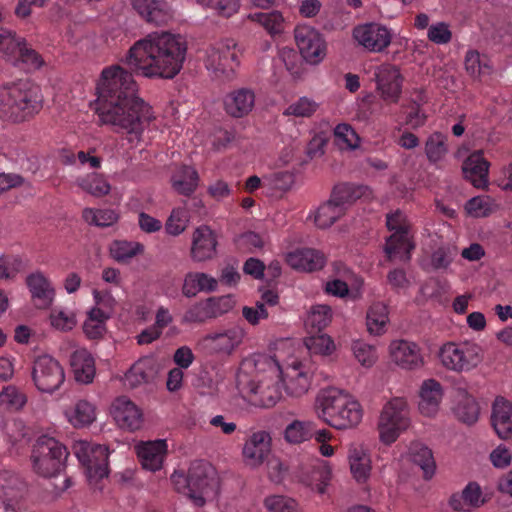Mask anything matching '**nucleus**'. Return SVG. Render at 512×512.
<instances>
[{
    "instance_id": "1",
    "label": "nucleus",
    "mask_w": 512,
    "mask_h": 512,
    "mask_svg": "<svg viewBox=\"0 0 512 512\" xmlns=\"http://www.w3.org/2000/svg\"><path fill=\"white\" fill-rule=\"evenodd\" d=\"M136 91V82L128 70L112 66L102 71L95 112L102 124L113 125L117 132L126 133L130 142L141 140L145 123L153 118L151 107Z\"/></svg>"
},
{
    "instance_id": "2",
    "label": "nucleus",
    "mask_w": 512,
    "mask_h": 512,
    "mask_svg": "<svg viewBox=\"0 0 512 512\" xmlns=\"http://www.w3.org/2000/svg\"><path fill=\"white\" fill-rule=\"evenodd\" d=\"M186 51L182 36L153 32L133 44L124 63L131 74L173 79L183 67Z\"/></svg>"
},
{
    "instance_id": "3",
    "label": "nucleus",
    "mask_w": 512,
    "mask_h": 512,
    "mask_svg": "<svg viewBox=\"0 0 512 512\" xmlns=\"http://www.w3.org/2000/svg\"><path fill=\"white\" fill-rule=\"evenodd\" d=\"M281 373L283 366L277 355L254 354L241 361L236 386L250 404L269 408L282 396Z\"/></svg>"
},
{
    "instance_id": "4",
    "label": "nucleus",
    "mask_w": 512,
    "mask_h": 512,
    "mask_svg": "<svg viewBox=\"0 0 512 512\" xmlns=\"http://www.w3.org/2000/svg\"><path fill=\"white\" fill-rule=\"evenodd\" d=\"M43 107L40 87L29 80H20L7 88L0 102V118L22 123L34 117Z\"/></svg>"
},
{
    "instance_id": "5",
    "label": "nucleus",
    "mask_w": 512,
    "mask_h": 512,
    "mask_svg": "<svg viewBox=\"0 0 512 512\" xmlns=\"http://www.w3.org/2000/svg\"><path fill=\"white\" fill-rule=\"evenodd\" d=\"M67 456L66 447L55 438L40 436L32 451L34 469L43 477L56 476L63 469Z\"/></svg>"
},
{
    "instance_id": "6",
    "label": "nucleus",
    "mask_w": 512,
    "mask_h": 512,
    "mask_svg": "<svg viewBox=\"0 0 512 512\" xmlns=\"http://www.w3.org/2000/svg\"><path fill=\"white\" fill-rule=\"evenodd\" d=\"M439 358L445 368L455 372H467L482 361V348L475 342H448L440 348Z\"/></svg>"
},
{
    "instance_id": "7",
    "label": "nucleus",
    "mask_w": 512,
    "mask_h": 512,
    "mask_svg": "<svg viewBox=\"0 0 512 512\" xmlns=\"http://www.w3.org/2000/svg\"><path fill=\"white\" fill-rule=\"evenodd\" d=\"M187 485V495L197 506H203L206 498L212 497L217 488V479L214 468L203 460L191 463L187 478H183Z\"/></svg>"
},
{
    "instance_id": "8",
    "label": "nucleus",
    "mask_w": 512,
    "mask_h": 512,
    "mask_svg": "<svg viewBox=\"0 0 512 512\" xmlns=\"http://www.w3.org/2000/svg\"><path fill=\"white\" fill-rule=\"evenodd\" d=\"M410 425L409 410L403 398H394L383 408L378 429L380 439L385 444L396 441L400 433Z\"/></svg>"
},
{
    "instance_id": "9",
    "label": "nucleus",
    "mask_w": 512,
    "mask_h": 512,
    "mask_svg": "<svg viewBox=\"0 0 512 512\" xmlns=\"http://www.w3.org/2000/svg\"><path fill=\"white\" fill-rule=\"evenodd\" d=\"M232 41L220 42L207 50L206 68L215 78L230 80L238 66V56Z\"/></svg>"
},
{
    "instance_id": "10",
    "label": "nucleus",
    "mask_w": 512,
    "mask_h": 512,
    "mask_svg": "<svg viewBox=\"0 0 512 512\" xmlns=\"http://www.w3.org/2000/svg\"><path fill=\"white\" fill-rule=\"evenodd\" d=\"M32 380L39 391L53 393L64 383V369L53 357L39 356L33 363Z\"/></svg>"
},
{
    "instance_id": "11",
    "label": "nucleus",
    "mask_w": 512,
    "mask_h": 512,
    "mask_svg": "<svg viewBox=\"0 0 512 512\" xmlns=\"http://www.w3.org/2000/svg\"><path fill=\"white\" fill-rule=\"evenodd\" d=\"M79 462L86 467L91 477L104 478L108 476V456L106 446L80 441L73 447Z\"/></svg>"
},
{
    "instance_id": "12",
    "label": "nucleus",
    "mask_w": 512,
    "mask_h": 512,
    "mask_svg": "<svg viewBox=\"0 0 512 512\" xmlns=\"http://www.w3.org/2000/svg\"><path fill=\"white\" fill-rule=\"evenodd\" d=\"M348 393L335 387L321 389L316 397L315 409L318 417L328 425L345 423L339 409L347 408Z\"/></svg>"
},
{
    "instance_id": "13",
    "label": "nucleus",
    "mask_w": 512,
    "mask_h": 512,
    "mask_svg": "<svg viewBox=\"0 0 512 512\" xmlns=\"http://www.w3.org/2000/svg\"><path fill=\"white\" fill-rule=\"evenodd\" d=\"M376 91L386 103H397L402 93L403 77L397 66L385 63L375 68Z\"/></svg>"
},
{
    "instance_id": "14",
    "label": "nucleus",
    "mask_w": 512,
    "mask_h": 512,
    "mask_svg": "<svg viewBox=\"0 0 512 512\" xmlns=\"http://www.w3.org/2000/svg\"><path fill=\"white\" fill-rule=\"evenodd\" d=\"M295 40L302 57L311 64L319 63L326 55V44L321 34L310 26L295 29Z\"/></svg>"
},
{
    "instance_id": "15",
    "label": "nucleus",
    "mask_w": 512,
    "mask_h": 512,
    "mask_svg": "<svg viewBox=\"0 0 512 512\" xmlns=\"http://www.w3.org/2000/svg\"><path fill=\"white\" fill-rule=\"evenodd\" d=\"M244 330L232 326L224 330L209 333L203 338V345L212 353L230 355L242 342Z\"/></svg>"
},
{
    "instance_id": "16",
    "label": "nucleus",
    "mask_w": 512,
    "mask_h": 512,
    "mask_svg": "<svg viewBox=\"0 0 512 512\" xmlns=\"http://www.w3.org/2000/svg\"><path fill=\"white\" fill-rule=\"evenodd\" d=\"M283 373L280 374L285 390L292 397H301L310 387V379L303 370V363L296 358H291L284 363Z\"/></svg>"
},
{
    "instance_id": "17",
    "label": "nucleus",
    "mask_w": 512,
    "mask_h": 512,
    "mask_svg": "<svg viewBox=\"0 0 512 512\" xmlns=\"http://www.w3.org/2000/svg\"><path fill=\"white\" fill-rule=\"evenodd\" d=\"M354 38L359 44L374 52H381L391 43V34L384 26L369 23L354 28Z\"/></svg>"
},
{
    "instance_id": "18",
    "label": "nucleus",
    "mask_w": 512,
    "mask_h": 512,
    "mask_svg": "<svg viewBox=\"0 0 512 512\" xmlns=\"http://www.w3.org/2000/svg\"><path fill=\"white\" fill-rule=\"evenodd\" d=\"M133 9L147 23L161 26L172 19V10L164 0H130Z\"/></svg>"
},
{
    "instance_id": "19",
    "label": "nucleus",
    "mask_w": 512,
    "mask_h": 512,
    "mask_svg": "<svg viewBox=\"0 0 512 512\" xmlns=\"http://www.w3.org/2000/svg\"><path fill=\"white\" fill-rule=\"evenodd\" d=\"M271 451V437L265 431L253 433L245 442L243 457L247 465L257 467L268 457Z\"/></svg>"
},
{
    "instance_id": "20",
    "label": "nucleus",
    "mask_w": 512,
    "mask_h": 512,
    "mask_svg": "<svg viewBox=\"0 0 512 512\" xmlns=\"http://www.w3.org/2000/svg\"><path fill=\"white\" fill-rule=\"evenodd\" d=\"M392 360L401 368L413 370L423 365L419 346L407 340H395L390 344Z\"/></svg>"
},
{
    "instance_id": "21",
    "label": "nucleus",
    "mask_w": 512,
    "mask_h": 512,
    "mask_svg": "<svg viewBox=\"0 0 512 512\" xmlns=\"http://www.w3.org/2000/svg\"><path fill=\"white\" fill-rule=\"evenodd\" d=\"M26 284L31 293L32 302L36 308L48 309L52 305L55 290L49 279L41 272L30 274L26 278Z\"/></svg>"
},
{
    "instance_id": "22",
    "label": "nucleus",
    "mask_w": 512,
    "mask_h": 512,
    "mask_svg": "<svg viewBox=\"0 0 512 512\" xmlns=\"http://www.w3.org/2000/svg\"><path fill=\"white\" fill-rule=\"evenodd\" d=\"M113 417L119 427L130 431L139 429L142 424L141 411L126 397H120L114 402Z\"/></svg>"
},
{
    "instance_id": "23",
    "label": "nucleus",
    "mask_w": 512,
    "mask_h": 512,
    "mask_svg": "<svg viewBox=\"0 0 512 512\" xmlns=\"http://www.w3.org/2000/svg\"><path fill=\"white\" fill-rule=\"evenodd\" d=\"M167 453L165 440H155L137 446V456L144 469L157 471L161 469Z\"/></svg>"
},
{
    "instance_id": "24",
    "label": "nucleus",
    "mask_w": 512,
    "mask_h": 512,
    "mask_svg": "<svg viewBox=\"0 0 512 512\" xmlns=\"http://www.w3.org/2000/svg\"><path fill=\"white\" fill-rule=\"evenodd\" d=\"M492 426L501 439L512 435V403L504 397H496L492 406Z\"/></svg>"
},
{
    "instance_id": "25",
    "label": "nucleus",
    "mask_w": 512,
    "mask_h": 512,
    "mask_svg": "<svg viewBox=\"0 0 512 512\" xmlns=\"http://www.w3.org/2000/svg\"><path fill=\"white\" fill-rule=\"evenodd\" d=\"M489 163L484 159L482 151L472 153L462 165L464 178L476 188H484L488 182Z\"/></svg>"
},
{
    "instance_id": "26",
    "label": "nucleus",
    "mask_w": 512,
    "mask_h": 512,
    "mask_svg": "<svg viewBox=\"0 0 512 512\" xmlns=\"http://www.w3.org/2000/svg\"><path fill=\"white\" fill-rule=\"evenodd\" d=\"M255 103L253 91L246 88L235 90L226 95L224 107L227 114L235 118H241L249 114Z\"/></svg>"
},
{
    "instance_id": "27",
    "label": "nucleus",
    "mask_w": 512,
    "mask_h": 512,
    "mask_svg": "<svg viewBox=\"0 0 512 512\" xmlns=\"http://www.w3.org/2000/svg\"><path fill=\"white\" fill-rule=\"evenodd\" d=\"M70 365L77 382L82 384L93 382L96 373L95 360L86 349L74 351L70 357Z\"/></svg>"
},
{
    "instance_id": "28",
    "label": "nucleus",
    "mask_w": 512,
    "mask_h": 512,
    "mask_svg": "<svg viewBox=\"0 0 512 512\" xmlns=\"http://www.w3.org/2000/svg\"><path fill=\"white\" fill-rule=\"evenodd\" d=\"M443 397L441 384L435 379L425 380L420 389L419 410L425 416H433L439 409Z\"/></svg>"
},
{
    "instance_id": "29",
    "label": "nucleus",
    "mask_w": 512,
    "mask_h": 512,
    "mask_svg": "<svg viewBox=\"0 0 512 512\" xmlns=\"http://www.w3.org/2000/svg\"><path fill=\"white\" fill-rule=\"evenodd\" d=\"M369 194L370 190L367 186L341 183L333 188L330 199L339 208H342L343 212L345 213L347 206L352 205L361 197L367 196Z\"/></svg>"
},
{
    "instance_id": "30",
    "label": "nucleus",
    "mask_w": 512,
    "mask_h": 512,
    "mask_svg": "<svg viewBox=\"0 0 512 512\" xmlns=\"http://www.w3.org/2000/svg\"><path fill=\"white\" fill-rule=\"evenodd\" d=\"M158 368L153 358L144 357L132 365L125 374L127 383L136 387L142 383L151 382L157 375Z\"/></svg>"
},
{
    "instance_id": "31",
    "label": "nucleus",
    "mask_w": 512,
    "mask_h": 512,
    "mask_svg": "<svg viewBox=\"0 0 512 512\" xmlns=\"http://www.w3.org/2000/svg\"><path fill=\"white\" fill-rule=\"evenodd\" d=\"M171 183L178 194L190 196L198 187V172L190 166L183 165L172 175Z\"/></svg>"
},
{
    "instance_id": "32",
    "label": "nucleus",
    "mask_w": 512,
    "mask_h": 512,
    "mask_svg": "<svg viewBox=\"0 0 512 512\" xmlns=\"http://www.w3.org/2000/svg\"><path fill=\"white\" fill-rule=\"evenodd\" d=\"M66 417L75 428L87 427L96 419L95 406L86 400H79L66 411Z\"/></svg>"
},
{
    "instance_id": "33",
    "label": "nucleus",
    "mask_w": 512,
    "mask_h": 512,
    "mask_svg": "<svg viewBox=\"0 0 512 512\" xmlns=\"http://www.w3.org/2000/svg\"><path fill=\"white\" fill-rule=\"evenodd\" d=\"M217 240L210 227L202 225L193 233L191 251L194 254L210 256L216 253Z\"/></svg>"
},
{
    "instance_id": "34",
    "label": "nucleus",
    "mask_w": 512,
    "mask_h": 512,
    "mask_svg": "<svg viewBox=\"0 0 512 512\" xmlns=\"http://www.w3.org/2000/svg\"><path fill=\"white\" fill-rule=\"evenodd\" d=\"M481 489L478 484L471 482L462 491L461 495L454 494L450 499V505L457 511H468L472 507H478L481 503Z\"/></svg>"
},
{
    "instance_id": "35",
    "label": "nucleus",
    "mask_w": 512,
    "mask_h": 512,
    "mask_svg": "<svg viewBox=\"0 0 512 512\" xmlns=\"http://www.w3.org/2000/svg\"><path fill=\"white\" fill-rule=\"evenodd\" d=\"M388 321V309L385 304L376 302L369 307L366 316V325L370 334H383L386 331Z\"/></svg>"
},
{
    "instance_id": "36",
    "label": "nucleus",
    "mask_w": 512,
    "mask_h": 512,
    "mask_svg": "<svg viewBox=\"0 0 512 512\" xmlns=\"http://www.w3.org/2000/svg\"><path fill=\"white\" fill-rule=\"evenodd\" d=\"M350 470L358 482H365L370 475L371 461L369 456L359 447L349 449Z\"/></svg>"
},
{
    "instance_id": "37",
    "label": "nucleus",
    "mask_w": 512,
    "mask_h": 512,
    "mask_svg": "<svg viewBox=\"0 0 512 512\" xmlns=\"http://www.w3.org/2000/svg\"><path fill=\"white\" fill-rule=\"evenodd\" d=\"M412 461L417 464L424 473L425 479H430L436 469L435 461L431 449L422 443H412L410 447Z\"/></svg>"
},
{
    "instance_id": "38",
    "label": "nucleus",
    "mask_w": 512,
    "mask_h": 512,
    "mask_svg": "<svg viewBox=\"0 0 512 512\" xmlns=\"http://www.w3.org/2000/svg\"><path fill=\"white\" fill-rule=\"evenodd\" d=\"M346 406L347 408H345V410L339 409L340 415L343 416L342 420H344L345 423H331V427L338 430H345L356 427L361 422L363 417L362 407L360 403L350 394L347 397Z\"/></svg>"
},
{
    "instance_id": "39",
    "label": "nucleus",
    "mask_w": 512,
    "mask_h": 512,
    "mask_svg": "<svg viewBox=\"0 0 512 512\" xmlns=\"http://www.w3.org/2000/svg\"><path fill=\"white\" fill-rule=\"evenodd\" d=\"M414 248L412 234H391L386 240L384 251L388 256H408Z\"/></svg>"
},
{
    "instance_id": "40",
    "label": "nucleus",
    "mask_w": 512,
    "mask_h": 512,
    "mask_svg": "<svg viewBox=\"0 0 512 512\" xmlns=\"http://www.w3.org/2000/svg\"><path fill=\"white\" fill-rule=\"evenodd\" d=\"M314 425L309 421L294 420L285 429V440L291 444H300L313 437Z\"/></svg>"
},
{
    "instance_id": "41",
    "label": "nucleus",
    "mask_w": 512,
    "mask_h": 512,
    "mask_svg": "<svg viewBox=\"0 0 512 512\" xmlns=\"http://www.w3.org/2000/svg\"><path fill=\"white\" fill-rule=\"evenodd\" d=\"M459 395H461L463 399L456 408V416L463 423L468 425L474 424L479 416V406L476 400L468 395L464 389H459Z\"/></svg>"
},
{
    "instance_id": "42",
    "label": "nucleus",
    "mask_w": 512,
    "mask_h": 512,
    "mask_svg": "<svg viewBox=\"0 0 512 512\" xmlns=\"http://www.w3.org/2000/svg\"><path fill=\"white\" fill-rule=\"evenodd\" d=\"M345 213L342 208H339L332 200L329 198L327 202L322 204L316 211L314 222L315 224L321 228L326 229L332 226L339 218H341Z\"/></svg>"
},
{
    "instance_id": "43",
    "label": "nucleus",
    "mask_w": 512,
    "mask_h": 512,
    "mask_svg": "<svg viewBox=\"0 0 512 512\" xmlns=\"http://www.w3.org/2000/svg\"><path fill=\"white\" fill-rule=\"evenodd\" d=\"M248 18L262 25L270 34H279L283 30L284 18L279 11L253 13Z\"/></svg>"
},
{
    "instance_id": "44",
    "label": "nucleus",
    "mask_w": 512,
    "mask_h": 512,
    "mask_svg": "<svg viewBox=\"0 0 512 512\" xmlns=\"http://www.w3.org/2000/svg\"><path fill=\"white\" fill-rule=\"evenodd\" d=\"M77 183L84 191L95 197L107 195L111 189L104 177L96 173L78 179Z\"/></svg>"
},
{
    "instance_id": "45",
    "label": "nucleus",
    "mask_w": 512,
    "mask_h": 512,
    "mask_svg": "<svg viewBox=\"0 0 512 512\" xmlns=\"http://www.w3.org/2000/svg\"><path fill=\"white\" fill-rule=\"evenodd\" d=\"M26 403V397L15 386H6L0 392V405L7 410L17 411Z\"/></svg>"
},
{
    "instance_id": "46",
    "label": "nucleus",
    "mask_w": 512,
    "mask_h": 512,
    "mask_svg": "<svg viewBox=\"0 0 512 512\" xmlns=\"http://www.w3.org/2000/svg\"><path fill=\"white\" fill-rule=\"evenodd\" d=\"M332 320V310L327 305H315L308 316L307 324L317 332L325 329Z\"/></svg>"
},
{
    "instance_id": "47",
    "label": "nucleus",
    "mask_w": 512,
    "mask_h": 512,
    "mask_svg": "<svg viewBox=\"0 0 512 512\" xmlns=\"http://www.w3.org/2000/svg\"><path fill=\"white\" fill-rule=\"evenodd\" d=\"M212 319L207 301H200L191 305L184 313L182 324H201Z\"/></svg>"
},
{
    "instance_id": "48",
    "label": "nucleus",
    "mask_w": 512,
    "mask_h": 512,
    "mask_svg": "<svg viewBox=\"0 0 512 512\" xmlns=\"http://www.w3.org/2000/svg\"><path fill=\"white\" fill-rule=\"evenodd\" d=\"M264 506L269 512H299L298 503L284 495L266 497Z\"/></svg>"
},
{
    "instance_id": "49",
    "label": "nucleus",
    "mask_w": 512,
    "mask_h": 512,
    "mask_svg": "<svg viewBox=\"0 0 512 512\" xmlns=\"http://www.w3.org/2000/svg\"><path fill=\"white\" fill-rule=\"evenodd\" d=\"M446 137L441 133L432 134L426 141L425 151L431 162H437L447 153Z\"/></svg>"
},
{
    "instance_id": "50",
    "label": "nucleus",
    "mask_w": 512,
    "mask_h": 512,
    "mask_svg": "<svg viewBox=\"0 0 512 512\" xmlns=\"http://www.w3.org/2000/svg\"><path fill=\"white\" fill-rule=\"evenodd\" d=\"M318 108V104L307 98L301 97L295 103L289 105L283 114L285 116H295V117H310L312 116Z\"/></svg>"
},
{
    "instance_id": "51",
    "label": "nucleus",
    "mask_w": 512,
    "mask_h": 512,
    "mask_svg": "<svg viewBox=\"0 0 512 512\" xmlns=\"http://www.w3.org/2000/svg\"><path fill=\"white\" fill-rule=\"evenodd\" d=\"M305 344L311 353L321 355H329L335 348L333 340L326 334L311 336L306 339Z\"/></svg>"
},
{
    "instance_id": "52",
    "label": "nucleus",
    "mask_w": 512,
    "mask_h": 512,
    "mask_svg": "<svg viewBox=\"0 0 512 512\" xmlns=\"http://www.w3.org/2000/svg\"><path fill=\"white\" fill-rule=\"evenodd\" d=\"M111 256H136L144 253V246L138 242L115 240L109 246Z\"/></svg>"
},
{
    "instance_id": "53",
    "label": "nucleus",
    "mask_w": 512,
    "mask_h": 512,
    "mask_svg": "<svg viewBox=\"0 0 512 512\" xmlns=\"http://www.w3.org/2000/svg\"><path fill=\"white\" fill-rule=\"evenodd\" d=\"M465 69L473 78L490 73V66L481 61L480 54L476 51H469L465 57Z\"/></svg>"
},
{
    "instance_id": "54",
    "label": "nucleus",
    "mask_w": 512,
    "mask_h": 512,
    "mask_svg": "<svg viewBox=\"0 0 512 512\" xmlns=\"http://www.w3.org/2000/svg\"><path fill=\"white\" fill-rule=\"evenodd\" d=\"M352 351L357 361L365 367H370L376 361V350L373 346L363 342L355 341L352 344Z\"/></svg>"
},
{
    "instance_id": "55",
    "label": "nucleus",
    "mask_w": 512,
    "mask_h": 512,
    "mask_svg": "<svg viewBox=\"0 0 512 512\" xmlns=\"http://www.w3.org/2000/svg\"><path fill=\"white\" fill-rule=\"evenodd\" d=\"M188 214L183 209H174L166 221L165 229L170 235L177 236L181 234L187 226Z\"/></svg>"
},
{
    "instance_id": "56",
    "label": "nucleus",
    "mask_w": 512,
    "mask_h": 512,
    "mask_svg": "<svg viewBox=\"0 0 512 512\" xmlns=\"http://www.w3.org/2000/svg\"><path fill=\"white\" fill-rule=\"evenodd\" d=\"M211 318H217L229 312L234 306L232 296L210 297L206 299Z\"/></svg>"
},
{
    "instance_id": "57",
    "label": "nucleus",
    "mask_w": 512,
    "mask_h": 512,
    "mask_svg": "<svg viewBox=\"0 0 512 512\" xmlns=\"http://www.w3.org/2000/svg\"><path fill=\"white\" fill-rule=\"evenodd\" d=\"M23 269L22 258H0V280L13 279Z\"/></svg>"
},
{
    "instance_id": "58",
    "label": "nucleus",
    "mask_w": 512,
    "mask_h": 512,
    "mask_svg": "<svg viewBox=\"0 0 512 512\" xmlns=\"http://www.w3.org/2000/svg\"><path fill=\"white\" fill-rule=\"evenodd\" d=\"M24 41L11 31H3L0 33V50L7 55H17Z\"/></svg>"
},
{
    "instance_id": "59",
    "label": "nucleus",
    "mask_w": 512,
    "mask_h": 512,
    "mask_svg": "<svg viewBox=\"0 0 512 512\" xmlns=\"http://www.w3.org/2000/svg\"><path fill=\"white\" fill-rule=\"evenodd\" d=\"M287 263L295 268L302 269L307 272L320 270L325 265L326 258H286Z\"/></svg>"
},
{
    "instance_id": "60",
    "label": "nucleus",
    "mask_w": 512,
    "mask_h": 512,
    "mask_svg": "<svg viewBox=\"0 0 512 512\" xmlns=\"http://www.w3.org/2000/svg\"><path fill=\"white\" fill-rule=\"evenodd\" d=\"M50 320L52 326L59 330H71L75 325L74 316L58 308L51 311Z\"/></svg>"
},
{
    "instance_id": "61",
    "label": "nucleus",
    "mask_w": 512,
    "mask_h": 512,
    "mask_svg": "<svg viewBox=\"0 0 512 512\" xmlns=\"http://www.w3.org/2000/svg\"><path fill=\"white\" fill-rule=\"evenodd\" d=\"M387 228L392 231V234H411L410 225L405 215L396 211L395 213L387 215Z\"/></svg>"
},
{
    "instance_id": "62",
    "label": "nucleus",
    "mask_w": 512,
    "mask_h": 512,
    "mask_svg": "<svg viewBox=\"0 0 512 512\" xmlns=\"http://www.w3.org/2000/svg\"><path fill=\"white\" fill-rule=\"evenodd\" d=\"M427 37L433 43L446 44L450 42L452 33L449 30L448 24L439 22L429 27Z\"/></svg>"
},
{
    "instance_id": "63",
    "label": "nucleus",
    "mask_w": 512,
    "mask_h": 512,
    "mask_svg": "<svg viewBox=\"0 0 512 512\" xmlns=\"http://www.w3.org/2000/svg\"><path fill=\"white\" fill-rule=\"evenodd\" d=\"M335 138L342 141L349 148H356L359 144V137L353 128L348 124H339L334 130Z\"/></svg>"
},
{
    "instance_id": "64",
    "label": "nucleus",
    "mask_w": 512,
    "mask_h": 512,
    "mask_svg": "<svg viewBox=\"0 0 512 512\" xmlns=\"http://www.w3.org/2000/svg\"><path fill=\"white\" fill-rule=\"evenodd\" d=\"M242 315L251 325H257L260 320L268 317L266 306L262 302H257L255 307L244 306Z\"/></svg>"
}]
</instances>
